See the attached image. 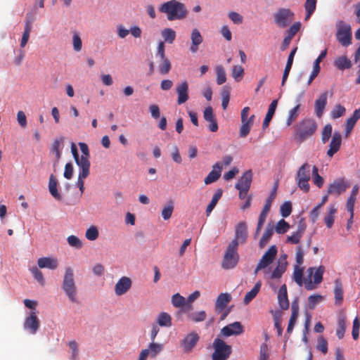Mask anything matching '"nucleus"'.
<instances>
[{
	"instance_id": "obj_26",
	"label": "nucleus",
	"mask_w": 360,
	"mask_h": 360,
	"mask_svg": "<svg viewBox=\"0 0 360 360\" xmlns=\"http://www.w3.org/2000/svg\"><path fill=\"white\" fill-rule=\"evenodd\" d=\"M274 225L272 222H270L267 224L265 231L259 242V246L260 248H263L266 246L274 234Z\"/></svg>"
},
{
	"instance_id": "obj_8",
	"label": "nucleus",
	"mask_w": 360,
	"mask_h": 360,
	"mask_svg": "<svg viewBox=\"0 0 360 360\" xmlns=\"http://www.w3.org/2000/svg\"><path fill=\"white\" fill-rule=\"evenodd\" d=\"M274 16L276 24L285 28L293 20L294 13L288 8H279Z\"/></svg>"
},
{
	"instance_id": "obj_35",
	"label": "nucleus",
	"mask_w": 360,
	"mask_h": 360,
	"mask_svg": "<svg viewBox=\"0 0 360 360\" xmlns=\"http://www.w3.org/2000/svg\"><path fill=\"white\" fill-rule=\"evenodd\" d=\"M335 66L340 70L349 69L352 67V62L347 56H340L334 61Z\"/></svg>"
},
{
	"instance_id": "obj_25",
	"label": "nucleus",
	"mask_w": 360,
	"mask_h": 360,
	"mask_svg": "<svg viewBox=\"0 0 360 360\" xmlns=\"http://www.w3.org/2000/svg\"><path fill=\"white\" fill-rule=\"evenodd\" d=\"M32 29V19L31 18L27 17L25 22V28L24 32L22 33V39L20 41V47L24 48L30 38V33Z\"/></svg>"
},
{
	"instance_id": "obj_58",
	"label": "nucleus",
	"mask_w": 360,
	"mask_h": 360,
	"mask_svg": "<svg viewBox=\"0 0 360 360\" xmlns=\"http://www.w3.org/2000/svg\"><path fill=\"white\" fill-rule=\"evenodd\" d=\"M250 108L249 107H245L241 110V122H249L250 120H252L254 122L255 120V115H252L250 117H249Z\"/></svg>"
},
{
	"instance_id": "obj_44",
	"label": "nucleus",
	"mask_w": 360,
	"mask_h": 360,
	"mask_svg": "<svg viewBox=\"0 0 360 360\" xmlns=\"http://www.w3.org/2000/svg\"><path fill=\"white\" fill-rule=\"evenodd\" d=\"M300 105L298 103L296 106L292 108L288 112V117L286 120V125L290 126L299 116V108Z\"/></svg>"
},
{
	"instance_id": "obj_49",
	"label": "nucleus",
	"mask_w": 360,
	"mask_h": 360,
	"mask_svg": "<svg viewBox=\"0 0 360 360\" xmlns=\"http://www.w3.org/2000/svg\"><path fill=\"white\" fill-rule=\"evenodd\" d=\"M313 181L319 188H321L324 183V179L319 174L318 168L314 166L312 168Z\"/></svg>"
},
{
	"instance_id": "obj_55",
	"label": "nucleus",
	"mask_w": 360,
	"mask_h": 360,
	"mask_svg": "<svg viewBox=\"0 0 360 360\" xmlns=\"http://www.w3.org/2000/svg\"><path fill=\"white\" fill-rule=\"evenodd\" d=\"M72 44L75 51H80L82 48V41L78 32H74L72 35Z\"/></svg>"
},
{
	"instance_id": "obj_32",
	"label": "nucleus",
	"mask_w": 360,
	"mask_h": 360,
	"mask_svg": "<svg viewBox=\"0 0 360 360\" xmlns=\"http://www.w3.org/2000/svg\"><path fill=\"white\" fill-rule=\"evenodd\" d=\"M277 104H278V101L277 100H274L269 105V108H268V111L266 114V116L264 117V120L263 121V123H262V128L263 129H266V127H268L269 124V122L271 120L274 113H275V111H276V107H277Z\"/></svg>"
},
{
	"instance_id": "obj_31",
	"label": "nucleus",
	"mask_w": 360,
	"mask_h": 360,
	"mask_svg": "<svg viewBox=\"0 0 360 360\" xmlns=\"http://www.w3.org/2000/svg\"><path fill=\"white\" fill-rule=\"evenodd\" d=\"M231 296L230 294L225 292L221 293L217 298L215 307L217 310L221 311L231 302Z\"/></svg>"
},
{
	"instance_id": "obj_17",
	"label": "nucleus",
	"mask_w": 360,
	"mask_h": 360,
	"mask_svg": "<svg viewBox=\"0 0 360 360\" xmlns=\"http://www.w3.org/2000/svg\"><path fill=\"white\" fill-rule=\"evenodd\" d=\"M222 165L221 162L215 163L212 167V170L205 178L204 182L206 185L217 181L221 176Z\"/></svg>"
},
{
	"instance_id": "obj_20",
	"label": "nucleus",
	"mask_w": 360,
	"mask_h": 360,
	"mask_svg": "<svg viewBox=\"0 0 360 360\" xmlns=\"http://www.w3.org/2000/svg\"><path fill=\"white\" fill-rule=\"evenodd\" d=\"M37 264L41 269L47 268L54 270L58 266V261L57 259L53 257H44L38 259Z\"/></svg>"
},
{
	"instance_id": "obj_33",
	"label": "nucleus",
	"mask_w": 360,
	"mask_h": 360,
	"mask_svg": "<svg viewBox=\"0 0 360 360\" xmlns=\"http://www.w3.org/2000/svg\"><path fill=\"white\" fill-rule=\"evenodd\" d=\"M337 212V208L335 205L330 204L328 207V212L324 217V222L327 228L330 229L334 223L335 214Z\"/></svg>"
},
{
	"instance_id": "obj_36",
	"label": "nucleus",
	"mask_w": 360,
	"mask_h": 360,
	"mask_svg": "<svg viewBox=\"0 0 360 360\" xmlns=\"http://www.w3.org/2000/svg\"><path fill=\"white\" fill-rule=\"evenodd\" d=\"M49 190L53 198L58 200H61V195L57 190V181L53 174H51L49 178Z\"/></svg>"
},
{
	"instance_id": "obj_29",
	"label": "nucleus",
	"mask_w": 360,
	"mask_h": 360,
	"mask_svg": "<svg viewBox=\"0 0 360 360\" xmlns=\"http://www.w3.org/2000/svg\"><path fill=\"white\" fill-rule=\"evenodd\" d=\"M285 259H286V256L284 255V258L283 260L281 259L278 260L276 267L273 271V272L271 275V278L278 279L282 276L283 273L285 271L286 267H287V262H286Z\"/></svg>"
},
{
	"instance_id": "obj_18",
	"label": "nucleus",
	"mask_w": 360,
	"mask_h": 360,
	"mask_svg": "<svg viewBox=\"0 0 360 360\" xmlns=\"http://www.w3.org/2000/svg\"><path fill=\"white\" fill-rule=\"evenodd\" d=\"M248 237L247 225L245 221H240L238 224L236 228L235 238L233 240H236L239 243H245Z\"/></svg>"
},
{
	"instance_id": "obj_14",
	"label": "nucleus",
	"mask_w": 360,
	"mask_h": 360,
	"mask_svg": "<svg viewBox=\"0 0 360 360\" xmlns=\"http://www.w3.org/2000/svg\"><path fill=\"white\" fill-rule=\"evenodd\" d=\"M342 143V135L339 131H335L327 151V155L332 158L340 148Z\"/></svg>"
},
{
	"instance_id": "obj_63",
	"label": "nucleus",
	"mask_w": 360,
	"mask_h": 360,
	"mask_svg": "<svg viewBox=\"0 0 360 360\" xmlns=\"http://www.w3.org/2000/svg\"><path fill=\"white\" fill-rule=\"evenodd\" d=\"M68 244L73 248L80 249L82 247V241L79 238L74 235H71L67 238Z\"/></svg>"
},
{
	"instance_id": "obj_38",
	"label": "nucleus",
	"mask_w": 360,
	"mask_h": 360,
	"mask_svg": "<svg viewBox=\"0 0 360 360\" xmlns=\"http://www.w3.org/2000/svg\"><path fill=\"white\" fill-rule=\"evenodd\" d=\"M71 152H72L73 158L75 160V162L78 165V167L80 169H83L84 167L86 168V160L84 158H82V156L81 157L79 156L77 148L74 143H72V144H71Z\"/></svg>"
},
{
	"instance_id": "obj_21",
	"label": "nucleus",
	"mask_w": 360,
	"mask_h": 360,
	"mask_svg": "<svg viewBox=\"0 0 360 360\" xmlns=\"http://www.w3.org/2000/svg\"><path fill=\"white\" fill-rule=\"evenodd\" d=\"M252 171H246L236 184V188H242L245 191H249L252 182Z\"/></svg>"
},
{
	"instance_id": "obj_62",
	"label": "nucleus",
	"mask_w": 360,
	"mask_h": 360,
	"mask_svg": "<svg viewBox=\"0 0 360 360\" xmlns=\"http://www.w3.org/2000/svg\"><path fill=\"white\" fill-rule=\"evenodd\" d=\"M244 75V70L240 65H235L232 70V77L236 81H240Z\"/></svg>"
},
{
	"instance_id": "obj_13",
	"label": "nucleus",
	"mask_w": 360,
	"mask_h": 360,
	"mask_svg": "<svg viewBox=\"0 0 360 360\" xmlns=\"http://www.w3.org/2000/svg\"><path fill=\"white\" fill-rule=\"evenodd\" d=\"M132 282L130 278L122 276L120 278L115 286V293L117 296H121L127 293L131 288Z\"/></svg>"
},
{
	"instance_id": "obj_45",
	"label": "nucleus",
	"mask_w": 360,
	"mask_h": 360,
	"mask_svg": "<svg viewBox=\"0 0 360 360\" xmlns=\"http://www.w3.org/2000/svg\"><path fill=\"white\" fill-rule=\"evenodd\" d=\"M79 146L80 150L82 153V158H84L86 160V168L90 169V165H91L90 161H89L90 153H89V147H88L87 144H86L85 143H82V142L79 143Z\"/></svg>"
},
{
	"instance_id": "obj_3",
	"label": "nucleus",
	"mask_w": 360,
	"mask_h": 360,
	"mask_svg": "<svg viewBox=\"0 0 360 360\" xmlns=\"http://www.w3.org/2000/svg\"><path fill=\"white\" fill-rule=\"evenodd\" d=\"M238 242L232 240L228 245L221 262V267L224 269L234 268L239 260L238 253Z\"/></svg>"
},
{
	"instance_id": "obj_42",
	"label": "nucleus",
	"mask_w": 360,
	"mask_h": 360,
	"mask_svg": "<svg viewBox=\"0 0 360 360\" xmlns=\"http://www.w3.org/2000/svg\"><path fill=\"white\" fill-rule=\"evenodd\" d=\"M161 35L165 42L172 44L176 38V32L172 28H165L162 30Z\"/></svg>"
},
{
	"instance_id": "obj_15",
	"label": "nucleus",
	"mask_w": 360,
	"mask_h": 360,
	"mask_svg": "<svg viewBox=\"0 0 360 360\" xmlns=\"http://www.w3.org/2000/svg\"><path fill=\"white\" fill-rule=\"evenodd\" d=\"M243 332V327L240 322H234L229 324L221 329V333L224 336L239 335Z\"/></svg>"
},
{
	"instance_id": "obj_12",
	"label": "nucleus",
	"mask_w": 360,
	"mask_h": 360,
	"mask_svg": "<svg viewBox=\"0 0 360 360\" xmlns=\"http://www.w3.org/2000/svg\"><path fill=\"white\" fill-rule=\"evenodd\" d=\"M40 321L35 311H30L24 322V328L31 334H34L39 328Z\"/></svg>"
},
{
	"instance_id": "obj_47",
	"label": "nucleus",
	"mask_w": 360,
	"mask_h": 360,
	"mask_svg": "<svg viewBox=\"0 0 360 360\" xmlns=\"http://www.w3.org/2000/svg\"><path fill=\"white\" fill-rule=\"evenodd\" d=\"M253 124L254 122L252 120H250L249 122L242 123L239 130L240 137L245 138L249 134Z\"/></svg>"
},
{
	"instance_id": "obj_30",
	"label": "nucleus",
	"mask_w": 360,
	"mask_h": 360,
	"mask_svg": "<svg viewBox=\"0 0 360 360\" xmlns=\"http://www.w3.org/2000/svg\"><path fill=\"white\" fill-rule=\"evenodd\" d=\"M297 50V47L294 48L290 51V53L288 56L287 63H286V65H285V70L283 72V75L282 83H281L282 86H283L285 84V82H286V80L288 77L289 72H290L292 65L294 56H295V54Z\"/></svg>"
},
{
	"instance_id": "obj_53",
	"label": "nucleus",
	"mask_w": 360,
	"mask_h": 360,
	"mask_svg": "<svg viewBox=\"0 0 360 360\" xmlns=\"http://www.w3.org/2000/svg\"><path fill=\"white\" fill-rule=\"evenodd\" d=\"M198 339H184L181 345L184 348V352H190L197 343Z\"/></svg>"
},
{
	"instance_id": "obj_60",
	"label": "nucleus",
	"mask_w": 360,
	"mask_h": 360,
	"mask_svg": "<svg viewBox=\"0 0 360 360\" xmlns=\"http://www.w3.org/2000/svg\"><path fill=\"white\" fill-rule=\"evenodd\" d=\"M34 278L41 285H44L45 280L42 272L37 267L34 266L30 269Z\"/></svg>"
},
{
	"instance_id": "obj_46",
	"label": "nucleus",
	"mask_w": 360,
	"mask_h": 360,
	"mask_svg": "<svg viewBox=\"0 0 360 360\" xmlns=\"http://www.w3.org/2000/svg\"><path fill=\"white\" fill-rule=\"evenodd\" d=\"M217 73V83L219 85L223 84L226 81V76L224 68L221 65H218L216 68Z\"/></svg>"
},
{
	"instance_id": "obj_23",
	"label": "nucleus",
	"mask_w": 360,
	"mask_h": 360,
	"mask_svg": "<svg viewBox=\"0 0 360 360\" xmlns=\"http://www.w3.org/2000/svg\"><path fill=\"white\" fill-rule=\"evenodd\" d=\"M191 40V46L190 47V51L192 53H196L199 49V46L203 41L202 37L198 29L195 28L192 30Z\"/></svg>"
},
{
	"instance_id": "obj_50",
	"label": "nucleus",
	"mask_w": 360,
	"mask_h": 360,
	"mask_svg": "<svg viewBox=\"0 0 360 360\" xmlns=\"http://www.w3.org/2000/svg\"><path fill=\"white\" fill-rule=\"evenodd\" d=\"M289 228V224L284 219H281L280 221H278L276 226H274L276 232L279 234L285 233V232H287Z\"/></svg>"
},
{
	"instance_id": "obj_54",
	"label": "nucleus",
	"mask_w": 360,
	"mask_h": 360,
	"mask_svg": "<svg viewBox=\"0 0 360 360\" xmlns=\"http://www.w3.org/2000/svg\"><path fill=\"white\" fill-rule=\"evenodd\" d=\"M332 126L330 124L325 125L321 131V141L323 143H326L328 141L332 134Z\"/></svg>"
},
{
	"instance_id": "obj_5",
	"label": "nucleus",
	"mask_w": 360,
	"mask_h": 360,
	"mask_svg": "<svg viewBox=\"0 0 360 360\" xmlns=\"http://www.w3.org/2000/svg\"><path fill=\"white\" fill-rule=\"evenodd\" d=\"M324 271L325 267L323 266H320L317 269L309 267L307 269L308 276L304 279V286L307 290H314L316 285L322 282Z\"/></svg>"
},
{
	"instance_id": "obj_40",
	"label": "nucleus",
	"mask_w": 360,
	"mask_h": 360,
	"mask_svg": "<svg viewBox=\"0 0 360 360\" xmlns=\"http://www.w3.org/2000/svg\"><path fill=\"white\" fill-rule=\"evenodd\" d=\"M156 321L160 326L169 327L172 326L171 316L166 312H161L158 316Z\"/></svg>"
},
{
	"instance_id": "obj_28",
	"label": "nucleus",
	"mask_w": 360,
	"mask_h": 360,
	"mask_svg": "<svg viewBox=\"0 0 360 360\" xmlns=\"http://www.w3.org/2000/svg\"><path fill=\"white\" fill-rule=\"evenodd\" d=\"M334 295H335V304L340 306L343 300V288L341 281L339 278L335 280L334 282Z\"/></svg>"
},
{
	"instance_id": "obj_10",
	"label": "nucleus",
	"mask_w": 360,
	"mask_h": 360,
	"mask_svg": "<svg viewBox=\"0 0 360 360\" xmlns=\"http://www.w3.org/2000/svg\"><path fill=\"white\" fill-rule=\"evenodd\" d=\"M338 32L336 37L338 41L344 46H347L351 44L352 32L349 25H343V22L340 21L338 25Z\"/></svg>"
},
{
	"instance_id": "obj_22",
	"label": "nucleus",
	"mask_w": 360,
	"mask_h": 360,
	"mask_svg": "<svg viewBox=\"0 0 360 360\" xmlns=\"http://www.w3.org/2000/svg\"><path fill=\"white\" fill-rule=\"evenodd\" d=\"M326 54H327V50L325 49L323 50V51H321V53H320V55L319 56V57L315 60L314 63V67H313V70L309 76V78L308 79V82H307V84L308 85H310L311 84V82H313V80L317 77V75H319V72H320V63L321 61L325 58V57L326 56Z\"/></svg>"
},
{
	"instance_id": "obj_27",
	"label": "nucleus",
	"mask_w": 360,
	"mask_h": 360,
	"mask_svg": "<svg viewBox=\"0 0 360 360\" xmlns=\"http://www.w3.org/2000/svg\"><path fill=\"white\" fill-rule=\"evenodd\" d=\"M278 301L279 306L282 309H288L289 302L288 299L287 288L285 284L283 285L279 289L278 294Z\"/></svg>"
},
{
	"instance_id": "obj_51",
	"label": "nucleus",
	"mask_w": 360,
	"mask_h": 360,
	"mask_svg": "<svg viewBox=\"0 0 360 360\" xmlns=\"http://www.w3.org/2000/svg\"><path fill=\"white\" fill-rule=\"evenodd\" d=\"M323 300V297L321 295H313L308 297V307L310 309H314L316 304Z\"/></svg>"
},
{
	"instance_id": "obj_37",
	"label": "nucleus",
	"mask_w": 360,
	"mask_h": 360,
	"mask_svg": "<svg viewBox=\"0 0 360 360\" xmlns=\"http://www.w3.org/2000/svg\"><path fill=\"white\" fill-rule=\"evenodd\" d=\"M261 285V281L257 282L253 288L245 295L243 299L245 304H249L256 297L260 290Z\"/></svg>"
},
{
	"instance_id": "obj_1",
	"label": "nucleus",
	"mask_w": 360,
	"mask_h": 360,
	"mask_svg": "<svg viewBox=\"0 0 360 360\" xmlns=\"http://www.w3.org/2000/svg\"><path fill=\"white\" fill-rule=\"evenodd\" d=\"M159 11L167 15V20L169 21L176 20H183L188 15V10L184 4L176 0H171L163 3Z\"/></svg>"
},
{
	"instance_id": "obj_4",
	"label": "nucleus",
	"mask_w": 360,
	"mask_h": 360,
	"mask_svg": "<svg viewBox=\"0 0 360 360\" xmlns=\"http://www.w3.org/2000/svg\"><path fill=\"white\" fill-rule=\"evenodd\" d=\"M62 288L65 295L72 302H77V287L74 280L73 271L70 267L65 269V275L63 280Z\"/></svg>"
},
{
	"instance_id": "obj_24",
	"label": "nucleus",
	"mask_w": 360,
	"mask_h": 360,
	"mask_svg": "<svg viewBox=\"0 0 360 360\" xmlns=\"http://www.w3.org/2000/svg\"><path fill=\"white\" fill-rule=\"evenodd\" d=\"M305 229L306 225L304 223L300 222L297 226V230L291 236H288L286 241L291 244H298L305 231Z\"/></svg>"
},
{
	"instance_id": "obj_16",
	"label": "nucleus",
	"mask_w": 360,
	"mask_h": 360,
	"mask_svg": "<svg viewBox=\"0 0 360 360\" xmlns=\"http://www.w3.org/2000/svg\"><path fill=\"white\" fill-rule=\"evenodd\" d=\"M176 90L178 95L177 103L179 105H181L188 100V84L186 81H184L179 84Z\"/></svg>"
},
{
	"instance_id": "obj_56",
	"label": "nucleus",
	"mask_w": 360,
	"mask_h": 360,
	"mask_svg": "<svg viewBox=\"0 0 360 360\" xmlns=\"http://www.w3.org/2000/svg\"><path fill=\"white\" fill-rule=\"evenodd\" d=\"M186 302L185 298L179 293H176L172 297V303L176 307H182Z\"/></svg>"
},
{
	"instance_id": "obj_11",
	"label": "nucleus",
	"mask_w": 360,
	"mask_h": 360,
	"mask_svg": "<svg viewBox=\"0 0 360 360\" xmlns=\"http://www.w3.org/2000/svg\"><path fill=\"white\" fill-rule=\"evenodd\" d=\"M350 187V184L344 179L340 178L335 179L328 187V195L340 196L342 193Z\"/></svg>"
},
{
	"instance_id": "obj_19",
	"label": "nucleus",
	"mask_w": 360,
	"mask_h": 360,
	"mask_svg": "<svg viewBox=\"0 0 360 360\" xmlns=\"http://www.w3.org/2000/svg\"><path fill=\"white\" fill-rule=\"evenodd\" d=\"M328 91L322 93L315 101L314 111L318 117H321L327 104Z\"/></svg>"
},
{
	"instance_id": "obj_48",
	"label": "nucleus",
	"mask_w": 360,
	"mask_h": 360,
	"mask_svg": "<svg viewBox=\"0 0 360 360\" xmlns=\"http://www.w3.org/2000/svg\"><path fill=\"white\" fill-rule=\"evenodd\" d=\"M174 211V204L173 202L170 201L167 203L166 206H165L162 210V217L165 220H168L172 217V214Z\"/></svg>"
},
{
	"instance_id": "obj_61",
	"label": "nucleus",
	"mask_w": 360,
	"mask_h": 360,
	"mask_svg": "<svg viewBox=\"0 0 360 360\" xmlns=\"http://www.w3.org/2000/svg\"><path fill=\"white\" fill-rule=\"evenodd\" d=\"M86 238L89 240H95L98 237V231L96 226L89 228L85 233Z\"/></svg>"
},
{
	"instance_id": "obj_34",
	"label": "nucleus",
	"mask_w": 360,
	"mask_h": 360,
	"mask_svg": "<svg viewBox=\"0 0 360 360\" xmlns=\"http://www.w3.org/2000/svg\"><path fill=\"white\" fill-rule=\"evenodd\" d=\"M221 195H222V190L220 188L217 189L216 191V192L214 193V194L213 195L210 202L209 203V205H207V207L206 208L207 216H209L210 214V213L212 212V211L214 210L216 205L217 204L218 201L221 198Z\"/></svg>"
},
{
	"instance_id": "obj_59",
	"label": "nucleus",
	"mask_w": 360,
	"mask_h": 360,
	"mask_svg": "<svg viewBox=\"0 0 360 360\" xmlns=\"http://www.w3.org/2000/svg\"><path fill=\"white\" fill-rule=\"evenodd\" d=\"M159 72L161 75H167L169 72L172 65L169 59L162 60V63L159 65Z\"/></svg>"
},
{
	"instance_id": "obj_6",
	"label": "nucleus",
	"mask_w": 360,
	"mask_h": 360,
	"mask_svg": "<svg viewBox=\"0 0 360 360\" xmlns=\"http://www.w3.org/2000/svg\"><path fill=\"white\" fill-rule=\"evenodd\" d=\"M214 352L212 360H227L232 352V348L223 339H214L212 344Z\"/></svg>"
},
{
	"instance_id": "obj_7",
	"label": "nucleus",
	"mask_w": 360,
	"mask_h": 360,
	"mask_svg": "<svg viewBox=\"0 0 360 360\" xmlns=\"http://www.w3.org/2000/svg\"><path fill=\"white\" fill-rule=\"evenodd\" d=\"M295 179L298 187L304 192L307 193L309 191V181L311 179L310 165L307 162L304 163L299 168Z\"/></svg>"
},
{
	"instance_id": "obj_57",
	"label": "nucleus",
	"mask_w": 360,
	"mask_h": 360,
	"mask_svg": "<svg viewBox=\"0 0 360 360\" xmlns=\"http://www.w3.org/2000/svg\"><path fill=\"white\" fill-rule=\"evenodd\" d=\"M292 212V204L290 202H285L281 205L280 208V213L282 217H288Z\"/></svg>"
},
{
	"instance_id": "obj_43",
	"label": "nucleus",
	"mask_w": 360,
	"mask_h": 360,
	"mask_svg": "<svg viewBox=\"0 0 360 360\" xmlns=\"http://www.w3.org/2000/svg\"><path fill=\"white\" fill-rule=\"evenodd\" d=\"M303 269V267H300L298 265H295L294 266L292 278L294 281L300 286H302L304 283V280L302 279Z\"/></svg>"
},
{
	"instance_id": "obj_64",
	"label": "nucleus",
	"mask_w": 360,
	"mask_h": 360,
	"mask_svg": "<svg viewBox=\"0 0 360 360\" xmlns=\"http://www.w3.org/2000/svg\"><path fill=\"white\" fill-rule=\"evenodd\" d=\"M269 348L266 343H263L260 347L259 360H269Z\"/></svg>"
},
{
	"instance_id": "obj_2",
	"label": "nucleus",
	"mask_w": 360,
	"mask_h": 360,
	"mask_svg": "<svg viewBox=\"0 0 360 360\" xmlns=\"http://www.w3.org/2000/svg\"><path fill=\"white\" fill-rule=\"evenodd\" d=\"M317 129L316 122L311 118H304L300 120L295 127L294 139L301 143L311 138Z\"/></svg>"
},
{
	"instance_id": "obj_39",
	"label": "nucleus",
	"mask_w": 360,
	"mask_h": 360,
	"mask_svg": "<svg viewBox=\"0 0 360 360\" xmlns=\"http://www.w3.org/2000/svg\"><path fill=\"white\" fill-rule=\"evenodd\" d=\"M346 329V316L344 314L340 315L338 319V328L336 335L338 338H343Z\"/></svg>"
},
{
	"instance_id": "obj_52",
	"label": "nucleus",
	"mask_w": 360,
	"mask_h": 360,
	"mask_svg": "<svg viewBox=\"0 0 360 360\" xmlns=\"http://www.w3.org/2000/svg\"><path fill=\"white\" fill-rule=\"evenodd\" d=\"M345 108L340 104L336 105L330 112L333 119H337L343 116L345 113Z\"/></svg>"
},
{
	"instance_id": "obj_41",
	"label": "nucleus",
	"mask_w": 360,
	"mask_h": 360,
	"mask_svg": "<svg viewBox=\"0 0 360 360\" xmlns=\"http://www.w3.org/2000/svg\"><path fill=\"white\" fill-rule=\"evenodd\" d=\"M89 172H90V169H87L85 167L83 169H80V172L78 175V179H77V186L79 187V191H81L82 193L84 191V179H86L89 175Z\"/></svg>"
},
{
	"instance_id": "obj_9",
	"label": "nucleus",
	"mask_w": 360,
	"mask_h": 360,
	"mask_svg": "<svg viewBox=\"0 0 360 360\" xmlns=\"http://www.w3.org/2000/svg\"><path fill=\"white\" fill-rule=\"evenodd\" d=\"M277 252V248L274 245L268 249L259 261L254 271L255 275H257L260 270L265 269L274 262Z\"/></svg>"
}]
</instances>
